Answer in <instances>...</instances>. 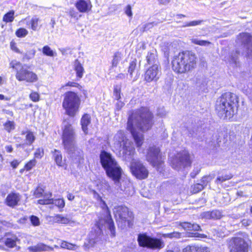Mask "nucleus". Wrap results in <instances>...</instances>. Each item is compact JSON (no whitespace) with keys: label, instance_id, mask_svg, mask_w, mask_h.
Segmentation results:
<instances>
[{"label":"nucleus","instance_id":"f257e3e1","mask_svg":"<svg viewBox=\"0 0 252 252\" xmlns=\"http://www.w3.org/2000/svg\"><path fill=\"white\" fill-rule=\"evenodd\" d=\"M114 146L116 150L122 151L126 160L131 161L130 169L136 178H147L149 172L143 164L133 158L135 150L132 143L126 138L123 131H119L114 137Z\"/></svg>","mask_w":252,"mask_h":252},{"label":"nucleus","instance_id":"f03ea898","mask_svg":"<svg viewBox=\"0 0 252 252\" xmlns=\"http://www.w3.org/2000/svg\"><path fill=\"white\" fill-rule=\"evenodd\" d=\"M152 114L147 108L133 112L128 118L127 129L132 135L137 147L143 143V136L139 131L148 130L152 126Z\"/></svg>","mask_w":252,"mask_h":252},{"label":"nucleus","instance_id":"7ed1b4c3","mask_svg":"<svg viewBox=\"0 0 252 252\" xmlns=\"http://www.w3.org/2000/svg\"><path fill=\"white\" fill-rule=\"evenodd\" d=\"M103 212V218L99 220L95 224V228H93L89 235V244L93 246L95 243L94 240L97 239L100 235L103 227H108L113 236L115 235L114 225L113 221L111 218L110 212L105 202L102 200L97 203Z\"/></svg>","mask_w":252,"mask_h":252},{"label":"nucleus","instance_id":"20e7f679","mask_svg":"<svg viewBox=\"0 0 252 252\" xmlns=\"http://www.w3.org/2000/svg\"><path fill=\"white\" fill-rule=\"evenodd\" d=\"M195 55L189 52H183L175 56L172 61L173 70L178 73H184L195 68Z\"/></svg>","mask_w":252,"mask_h":252},{"label":"nucleus","instance_id":"39448f33","mask_svg":"<svg viewBox=\"0 0 252 252\" xmlns=\"http://www.w3.org/2000/svg\"><path fill=\"white\" fill-rule=\"evenodd\" d=\"M100 161L107 176L115 183L119 182L122 174V169L111 155L103 151L100 155Z\"/></svg>","mask_w":252,"mask_h":252},{"label":"nucleus","instance_id":"423d86ee","mask_svg":"<svg viewBox=\"0 0 252 252\" xmlns=\"http://www.w3.org/2000/svg\"><path fill=\"white\" fill-rule=\"evenodd\" d=\"M235 95L229 93L223 95L217 100L216 109L220 117L230 119L234 115L236 104L230 100Z\"/></svg>","mask_w":252,"mask_h":252},{"label":"nucleus","instance_id":"0eeeda50","mask_svg":"<svg viewBox=\"0 0 252 252\" xmlns=\"http://www.w3.org/2000/svg\"><path fill=\"white\" fill-rule=\"evenodd\" d=\"M80 103V98L76 93L67 92L64 94L62 106L67 115L75 116L79 111Z\"/></svg>","mask_w":252,"mask_h":252},{"label":"nucleus","instance_id":"6e6552de","mask_svg":"<svg viewBox=\"0 0 252 252\" xmlns=\"http://www.w3.org/2000/svg\"><path fill=\"white\" fill-rule=\"evenodd\" d=\"M10 67L16 70V78L19 81L34 83L38 80L37 75L25 67L22 63L16 60L11 61Z\"/></svg>","mask_w":252,"mask_h":252},{"label":"nucleus","instance_id":"1a4fd4ad","mask_svg":"<svg viewBox=\"0 0 252 252\" xmlns=\"http://www.w3.org/2000/svg\"><path fill=\"white\" fill-rule=\"evenodd\" d=\"M236 43L239 47L236 51L241 54L248 61H252V36L248 33H242L238 36Z\"/></svg>","mask_w":252,"mask_h":252},{"label":"nucleus","instance_id":"9d476101","mask_svg":"<svg viewBox=\"0 0 252 252\" xmlns=\"http://www.w3.org/2000/svg\"><path fill=\"white\" fill-rule=\"evenodd\" d=\"M63 139L64 148L68 153L73 154L76 151L78 152V149L75 145V133L70 125L67 124L64 126Z\"/></svg>","mask_w":252,"mask_h":252},{"label":"nucleus","instance_id":"9b49d317","mask_svg":"<svg viewBox=\"0 0 252 252\" xmlns=\"http://www.w3.org/2000/svg\"><path fill=\"white\" fill-rule=\"evenodd\" d=\"M138 241L140 246L153 249H160L164 247V244L160 239L150 237L146 234H139Z\"/></svg>","mask_w":252,"mask_h":252},{"label":"nucleus","instance_id":"f8f14e48","mask_svg":"<svg viewBox=\"0 0 252 252\" xmlns=\"http://www.w3.org/2000/svg\"><path fill=\"white\" fill-rule=\"evenodd\" d=\"M191 162L189 153L184 151L176 155L171 160V165L173 168L179 170L185 167L190 166Z\"/></svg>","mask_w":252,"mask_h":252},{"label":"nucleus","instance_id":"ddd939ff","mask_svg":"<svg viewBox=\"0 0 252 252\" xmlns=\"http://www.w3.org/2000/svg\"><path fill=\"white\" fill-rule=\"evenodd\" d=\"M29 44L25 43H22L20 45L21 48H24L26 50V52L24 53L23 50H21L17 45L16 43L13 40L10 43V47L13 52L23 55V59L30 60L33 58L35 54V50L34 49H29Z\"/></svg>","mask_w":252,"mask_h":252},{"label":"nucleus","instance_id":"4468645a","mask_svg":"<svg viewBox=\"0 0 252 252\" xmlns=\"http://www.w3.org/2000/svg\"><path fill=\"white\" fill-rule=\"evenodd\" d=\"M248 244L243 238L236 237L231 239L229 243L230 252H248Z\"/></svg>","mask_w":252,"mask_h":252},{"label":"nucleus","instance_id":"2eb2a0df","mask_svg":"<svg viewBox=\"0 0 252 252\" xmlns=\"http://www.w3.org/2000/svg\"><path fill=\"white\" fill-rule=\"evenodd\" d=\"M114 214L118 221L124 223L127 221L128 224L133 217L132 213L126 207L119 206L115 208Z\"/></svg>","mask_w":252,"mask_h":252},{"label":"nucleus","instance_id":"dca6fc26","mask_svg":"<svg viewBox=\"0 0 252 252\" xmlns=\"http://www.w3.org/2000/svg\"><path fill=\"white\" fill-rule=\"evenodd\" d=\"M147 159L154 166L158 167L161 165L162 161L159 149L155 147L150 148L147 154Z\"/></svg>","mask_w":252,"mask_h":252},{"label":"nucleus","instance_id":"f3484780","mask_svg":"<svg viewBox=\"0 0 252 252\" xmlns=\"http://www.w3.org/2000/svg\"><path fill=\"white\" fill-rule=\"evenodd\" d=\"M161 71L158 66L155 64L149 67L145 73V80L148 82H156L159 78Z\"/></svg>","mask_w":252,"mask_h":252},{"label":"nucleus","instance_id":"a211bd4d","mask_svg":"<svg viewBox=\"0 0 252 252\" xmlns=\"http://www.w3.org/2000/svg\"><path fill=\"white\" fill-rule=\"evenodd\" d=\"M75 7L81 13H88L92 8V2L90 0H77Z\"/></svg>","mask_w":252,"mask_h":252},{"label":"nucleus","instance_id":"6ab92c4d","mask_svg":"<svg viewBox=\"0 0 252 252\" xmlns=\"http://www.w3.org/2000/svg\"><path fill=\"white\" fill-rule=\"evenodd\" d=\"M21 198V195L19 193L12 192L7 196L5 203L7 206L14 207L18 205Z\"/></svg>","mask_w":252,"mask_h":252},{"label":"nucleus","instance_id":"aec40b11","mask_svg":"<svg viewBox=\"0 0 252 252\" xmlns=\"http://www.w3.org/2000/svg\"><path fill=\"white\" fill-rule=\"evenodd\" d=\"M51 220L54 222L63 224H67L71 222V220L67 216H64L61 214H56L50 217Z\"/></svg>","mask_w":252,"mask_h":252},{"label":"nucleus","instance_id":"412c9836","mask_svg":"<svg viewBox=\"0 0 252 252\" xmlns=\"http://www.w3.org/2000/svg\"><path fill=\"white\" fill-rule=\"evenodd\" d=\"M73 69L75 70L76 77L78 78V80L82 78L85 70L83 66L81 63H80L78 60H76L73 63Z\"/></svg>","mask_w":252,"mask_h":252},{"label":"nucleus","instance_id":"4be33fe9","mask_svg":"<svg viewBox=\"0 0 252 252\" xmlns=\"http://www.w3.org/2000/svg\"><path fill=\"white\" fill-rule=\"evenodd\" d=\"M42 198L37 201V203L41 205L52 204L54 202V199L52 198V194L50 192H45Z\"/></svg>","mask_w":252,"mask_h":252},{"label":"nucleus","instance_id":"5701e85b","mask_svg":"<svg viewBox=\"0 0 252 252\" xmlns=\"http://www.w3.org/2000/svg\"><path fill=\"white\" fill-rule=\"evenodd\" d=\"M183 252H210V251L207 247L188 246L183 249Z\"/></svg>","mask_w":252,"mask_h":252},{"label":"nucleus","instance_id":"b1692460","mask_svg":"<svg viewBox=\"0 0 252 252\" xmlns=\"http://www.w3.org/2000/svg\"><path fill=\"white\" fill-rule=\"evenodd\" d=\"M18 238L15 235H7L4 239H2V242H4L5 245L9 248H13L16 246Z\"/></svg>","mask_w":252,"mask_h":252},{"label":"nucleus","instance_id":"393cba45","mask_svg":"<svg viewBox=\"0 0 252 252\" xmlns=\"http://www.w3.org/2000/svg\"><path fill=\"white\" fill-rule=\"evenodd\" d=\"M28 249L32 252L48 251L51 250L50 247L42 243L38 244L35 246L29 247Z\"/></svg>","mask_w":252,"mask_h":252},{"label":"nucleus","instance_id":"a878e982","mask_svg":"<svg viewBox=\"0 0 252 252\" xmlns=\"http://www.w3.org/2000/svg\"><path fill=\"white\" fill-rule=\"evenodd\" d=\"M90 117L88 114L84 115L81 120L82 128L85 134L88 133L87 126L90 124Z\"/></svg>","mask_w":252,"mask_h":252},{"label":"nucleus","instance_id":"bb28decb","mask_svg":"<svg viewBox=\"0 0 252 252\" xmlns=\"http://www.w3.org/2000/svg\"><path fill=\"white\" fill-rule=\"evenodd\" d=\"M53 157L56 164L59 166H63L64 165V162L63 160L61 152L57 150H55L53 152Z\"/></svg>","mask_w":252,"mask_h":252},{"label":"nucleus","instance_id":"cd10ccee","mask_svg":"<svg viewBox=\"0 0 252 252\" xmlns=\"http://www.w3.org/2000/svg\"><path fill=\"white\" fill-rule=\"evenodd\" d=\"M221 216V213L219 211H213L211 212H205L204 214L203 217L207 219H219Z\"/></svg>","mask_w":252,"mask_h":252},{"label":"nucleus","instance_id":"c85d7f7f","mask_svg":"<svg viewBox=\"0 0 252 252\" xmlns=\"http://www.w3.org/2000/svg\"><path fill=\"white\" fill-rule=\"evenodd\" d=\"M98 189L102 191H109L110 190L111 187L109 183L106 181H102L99 185H98Z\"/></svg>","mask_w":252,"mask_h":252},{"label":"nucleus","instance_id":"c756f323","mask_svg":"<svg viewBox=\"0 0 252 252\" xmlns=\"http://www.w3.org/2000/svg\"><path fill=\"white\" fill-rule=\"evenodd\" d=\"M42 53L44 55L49 57L56 56L57 54L56 52L53 51L50 47L46 45L43 47Z\"/></svg>","mask_w":252,"mask_h":252},{"label":"nucleus","instance_id":"7c9ffc66","mask_svg":"<svg viewBox=\"0 0 252 252\" xmlns=\"http://www.w3.org/2000/svg\"><path fill=\"white\" fill-rule=\"evenodd\" d=\"M4 129L8 132H11L15 128V123L14 121H7L4 124Z\"/></svg>","mask_w":252,"mask_h":252},{"label":"nucleus","instance_id":"2f4dec72","mask_svg":"<svg viewBox=\"0 0 252 252\" xmlns=\"http://www.w3.org/2000/svg\"><path fill=\"white\" fill-rule=\"evenodd\" d=\"M14 11L11 10L6 13L3 17V21L6 23L11 22L14 20Z\"/></svg>","mask_w":252,"mask_h":252},{"label":"nucleus","instance_id":"473e14b6","mask_svg":"<svg viewBox=\"0 0 252 252\" xmlns=\"http://www.w3.org/2000/svg\"><path fill=\"white\" fill-rule=\"evenodd\" d=\"M191 42L193 44L200 46H208L211 44L209 41L206 40H200L196 38H193L191 39Z\"/></svg>","mask_w":252,"mask_h":252},{"label":"nucleus","instance_id":"72a5a7b5","mask_svg":"<svg viewBox=\"0 0 252 252\" xmlns=\"http://www.w3.org/2000/svg\"><path fill=\"white\" fill-rule=\"evenodd\" d=\"M35 137L33 132L28 131L26 135V140L28 144H32L35 140Z\"/></svg>","mask_w":252,"mask_h":252},{"label":"nucleus","instance_id":"f704fd0d","mask_svg":"<svg viewBox=\"0 0 252 252\" xmlns=\"http://www.w3.org/2000/svg\"><path fill=\"white\" fill-rule=\"evenodd\" d=\"M39 19L37 17H34L29 21V23L27 25H31L32 30L35 31L38 27Z\"/></svg>","mask_w":252,"mask_h":252},{"label":"nucleus","instance_id":"c9c22d12","mask_svg":"<svg viewBox=\"0 0 252 252\" xmlns=\"http://www.w3.org/2000/svg\"><path fill=\"white\" fill-rule=\"evenodd\" d=\"M44 192V190L42 188L38 187L33 191V194L36 198H39L42 197Z\"/></svg>","mask_w":252,"mask_h":252},{"label":"nucleus","instance_id":"e433bc0d","mask_svg":"<svg viewBox=\"0 0 252 252\" xmlns=\"http://www.w3.org/2000/svg\"><path fill=\"white\" fill-rule=\"evenodd\" d=\"M121 59V54L119 53H115L113 57V59L112 61V66H114V67L117 66L118 63H119Z\"/></svg>","mask_w":252,"mask_h":252},{"label":"nucleus","instance_id":"4c0bfd02","mask_svg":"<svg viewBox=\"0 0 252 252\" xmlns=\"http://www.w3.org/2000/svg\"><path fill=\"white\" fill-rule=\"evenodd\" d=\"M232 175L230 174L219 176L217 177V178L216 180V182L217 184L221 183L224 181H225L226 180H228L232 178Z\"/></svg>","mask_w":252,"mask_h":252},{"label":"nucleus","instance_id":"58836bf2","mask_svg":"<svg viewBox=\"0 0 252 252\" xmlns=\"http://www.w3.org/2000/svg\"><path fill=\"white\" fill-rule=\"evenodd\" d=\"M30 98L33 102H37L39 100L40 95L39 94L34 91H32L30 95Z\"/></svg>","mask_w":252,"mask_h":252},{"label":"nucleus","instance_id":"ea45409f","mask_svg":"<svg viewBox=\"0 0 252 252\" xmlns=\"http://www.w3.org/2000/svg\"><path fill=\"white\" fill-rule=\"evenodd\" d=\"M61 247L63 248L67 249L68 250H75L77 247L75 245L67 243L66 242H62L61 244Z\"/></svg>","mask_w":252,"mask_h":252},{"label":"nucleus","instance_id":"a19ab883","mask_svg":"<svg viewBox=\"0 0 252 252\" xmlns=\"http://www.w3.org/2000/svg\"><path fill=\"white\" fill-rule=\"evenodd\" d=\"M28 33V31L24 28H20L16 32V35L19 37L26 36Z\"/></svg>","mask_w":252,"mask_h":252},{"label":"nucleus","instance_id":"79ce46f5","mask_svg":"<svg viewBox=\"0 0 252 252\" xmlns=\"http://www.w3.org/2000/svg\"><path fill=\"white\" fill-rule=\"evenodd\" d=\"M52 204H55L56 206L60 208H63L65 205L64 200L63 198L55 200L54 199V202Z\"/></svg>","mask_w":252,"mask_h":252},{"label":"nucleus","instance_id":"37998d69","mask_svg":"<svg viewBox=\"0 0 252 252\" xmlns=\"http://www.w3.org/2000/svg\"><path fill=\"white\" fill-rule=\"evenodd\" d=\"M36 161L35 159H33L29 161L25 165V169L27 171H29L31 170L36 164Z\"/></svg>","mask_w":252,"mask_h":252},{"label":"nucleus","instance_id":"c03bdc74","mask_svg":"<svg viewBox=\"0 0 252 252\" xmlns=\"http://www.w3.org/2000/svg\"><path fill=\"white\" fill-rule=\"evenodd\" d=\"M204 187V185L202 183L196 184L194 185L193 187V192L195 193L198 192V191L201 190Z\"/></svg>","mask_w":252,"mask_h":252},{"label":"nucleus","instance_id":"a18cd8bd","mask_svg":"<svg viewBox=\"0 0 252 252\" xmlns=\"http://www.w3.org/2000/svg\"><path fill=\"white\" fill-rule=\"evenodd\" d=\"M44 154L43 150L41 148L37 149L34 153V157L37 158H41Z\"/></svg>","mask_w":252,"mask_h":252},{"label":"nucleus","instance_id":"49530a36","mask_svg":"<svg viewBox=\"0 0 252 252\" xmlns=\"http://www.w3.org/2000/svg\"><path fill=\"white\" fill-rule=\"evenodd\" d=\"M213 178V177L211 176H207L204 177L201 181V183L204 185V186H206L207 184V183L209 182H210L212 179Z\"/></svg>","mask_w":252,"mask_h":252},{"label":"nucleus","instance_id":"de8ad7c7","mask_svg":"<svg viewBox=\"0 0 252 252\" xmlns=\"http://www.w3.org/2000/svg\"><path fill=\"white\" fill-rule=\"evenodd\" d=\"M136 65V61H133L131 62H130L129 64V66L128 67V72L130 74V75H132L133 71L134 70L135 67Z\"/></svg>","mask_w":252,"mask_h":252},{"label":"nucleus","instance_id":"09e8293b","mask_svg":"<svg viewBox=\"0 0 252 252\" xmlns=\"http://www.w3.org/2000/svg\"><path fill=\"white\" fill-rule=\"evenodd\" d=\"M31 221L32 223L34 226H38L40 224L39 219L34 216H32L31 217Z\"/></svg>","mask_w":252,"mask_h":252},{"label":"nucleus","instance_id":"8fccbe9b","mask_svg":"<svg viewBox=\"0 0 252 252\" xmlns=\"http://www.w3.org/2000/svg\"><path fill=\"white\" fill-rule=\"evenodd\" d=\"M180 236V234L178 232H173L171 233H168V234H165L163 235V237H168V238H173V237H176L178 238Z\"/></svg>","mask_w":252,"mask_h":252},{"label":"nucleus","instance_id":"3c124183","mask_svg":"<svg viewBox=\"0 0 252 252\" xmlns=\"http://www.w3.org/2000/svg\"><path fill=\"white\" fill-rule=\"evenodd\" d=\"M202 22V21L198 20V21H193L187 23L184 27H193L196 25H198L200 24Z\"/></svg>","mask_w":252,"mask_h":252},{"label":"nucleus","instance_id":"603ef678","mask_svg":"<svg viewBox=\"0 0 252 252\" xmlns=\"http://www.w3.org/2000/svg\"><path fill=\"white\" fill-rule=\"evenodd\" d=\"M182 227L187 231L191 230V223L189 222H183L181 224Z\"/></svg>","mask_w":252,"mask_h":252},{"label":"nucleus","instance_id":"864d4df0","mask_svg":"<svg viewBox=\"0 0 252 252\" xmlns=\"http://www.w3.org/2000/svg\"><path fill=\"white\" fill-rule=\"evenodd\" d=\"M114 95L115 98L117 100H119L121 98L120 90L119 88H115L114 91Z\"/></svg>","mask_w":252,"mask_h":252},{"label":"nucleus","instance_id":"5fc2aeb1","mask_svg":"<svg viewBox=\"0 0 252 252\" xmlns=\"http://www.w3.org/2000/svg\"><path fill=\"white\" fill-rule=\"evenodd\" d=\"M93 197L97 201V203L103 200L100 195L95 191H93Z\"/></svg>","mask_w":252,"mask_h":252},{"label":"nucleus","instance_id":"6e6d98bb","mask_svg":"<svg viewBox=\"0 0 252 252\" xmlns=\"http://www.w3.org/2000/svg\"><path fill=\"white\" fill-rule=\"evenodd\" d=\"M126 14L129 17H131L132 15V13L131 11V7L130 5H128L126 6L125 9Z\"/></svg>","mask_w":252,"mask_h":252},{"label":"nucleus","instance_id":"4d7b16f0","mask_svg":"<svg viewBox=\"0 0 252 252\" xmlns=\"http://www.w3.org/2000/svg\"><path fill=\"white\" fill-rule=\"evenodd\" d=\"M124 103L121 100H118L116 104V109L118 110H120L124 106Z\"/></svg>","mask_w":252,"mask_h":252},{"label":"nucleus","instance_id":"13d9d810","mask_svg":"<svg viewBox=\"0 0 252 252\" xmlns=\"http://www.w3.org/2000/svg\"><path fill=\"white\" fill-rule=\"evenodd\" d=\"M20 162L17 160H14L10 162V165L13 167V168H16L18 165L19 164Z\"/></svg>","mask_w":252,"mask_h":252},{"label":"nucleus","instance_id":"bf43d9fd","mask_svg":"<svg viewBox=\"0 0 252 252\" xmlns=\"http://www.w3.org/2000/svg\"><path fill=\"white\" fill-rule=\"evenodd\" d=\"M65 86L78 87L79 86V84L74 82H69L65 85Z\"/></svg>","mask_w":252,"mask_h":252},{"label":"nucleus","instance_id":"052dcab7","mask_svg":"<svg viewBox=\"0 0 252 252\" xmlns=\"http://www.w3.org/2000/svg\"><path fill=\"white\" fill-rule=\"evenodd\" d=\"M200 227L197 224H191V230L197 231L199 230Z\"/></svg>","mask_w":252,"mask_h":252},{"label":"nucleus","instance_id":"680f3d73","mask_svg":"<svg viewBox=\"0 0 252 252\" xmlns=\"http://www.w3.org/2000/svg\"><path fill=\"white\" fill-rule=\"evenodd\" d=\"M5 150L8 153H11L13 150V148L11 145H7L5 147Z\"/></svg>","mask_w":252,"mask_h":252},{"label":"nucleus","instance_id":"e2e57ef3","mask_svg":"<svg viewBox=\"0 0 252 252\" xmlns=\"http://www.w3.org/2000/svg\"><path fill=\"white\" fill-rule=\"evenodd\" d=\"M69 14H70V15L72 17H74V18L76 17L77 15V12L75 11L74 10H70L69 11Z\"/></svg>","mask_w":252,"mask_h":252},{"label":"nucleus","instance_id":"0e129e2a","mask_svg":"<svg viewBox=\"0 0 252 252\" xmlns=\"http://www.w3.org/2000/svg\"><path fill=\"white\" fill-rule=\"evenodd\" d=\"M67 198L69 200H73L74 198V196L71 193H68L67 195Z\"/></svg>","mask_w":252,"mask_h":252},{"label":"nucleus","instance_id":"69168bd1","mask_svg":"<svg viewBox=\"0 0 252 252\" xmlns=\"http://www.w3.org/2000/svg\"><path fill=\"white\" fill-rule=\"evenodd\" d=\"M237 60V57H234L232 56L230 62L232 63H234L235 64H236Z\"/></svg>","mask_w":252,"mask_h":252},{"label":"nucleus","instance_id":"338daca9","mask_svg":"<svg viewBox=\"0 0 252 252\" xmlns=\"http://www.w3.org/2000/svg\"><path fill=\"white\" fill-rule=\"evenodd\" d=\"M170 0H159V1L160 3H161L162 4H166L169 3Z\"/></svg>","mask_w":252,"mask_h":252},{"label":"nucleus","instance_id":"774afa93","mask_svg":"<svg viewBox=\"0 0 252 252\" xmlns=\"http://www.w3.org/2000/svg\"><path fill=\"white\" fill-rule=\"evenodd\" d=\"M195 237H201V238H206L207 237V236L204 234H200L198 233H195Z\"/></svg>","mask_w":252,"mask_h":252}]
</instances>
